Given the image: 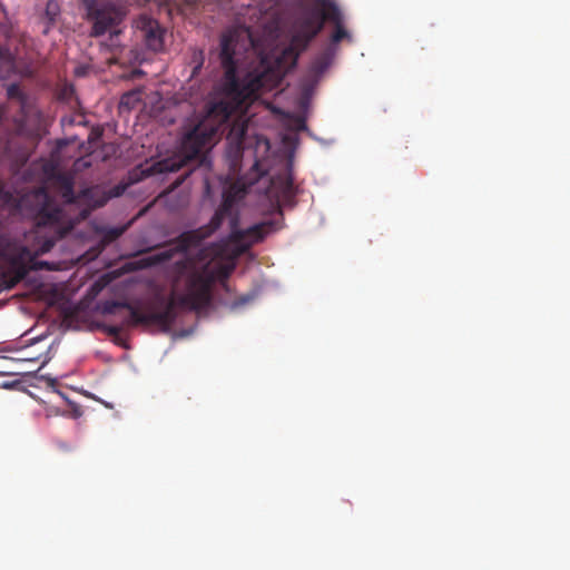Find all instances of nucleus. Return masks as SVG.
Segmentation results:
<instances>
[{"label":"nucleus","instance_id":"9b49d317","mask_svg":"<svg viewBox=\"0 0 570 570\" xmlns=\"http://www.w3.org/2000/svg\"><path fill=\"white\" fill-rule=\"evenodd\" d=\"M332 58V52L330 50H325L313 59L307 73L302 80L304 96H308L313 91L324 72L330 68Z\"/></svg>","mask_w":570,"mask_h":570},{"label":"nucleus","instance_id":"1a4fd4ad","mask_svg":"<svg viewBox=\"0 0 570 570\" xmlns=\"http://www.w3.org/2000/svg\"><path fill=\"white\" fill-rule=\"evenodd\" d=\"M134 27L137 37L141 39L146 48L158 52L164 49L166 30L159 22L146 14H140L135 21Z\"/></svg>","mask_w":570,"mask_h":570},{"label":"nucleus","instance_id":"f8f14e48","mask_svg":"<svg viewBox=\"0 0 570 570\" xmlns=\"http://www.w3.org/2000/svg\"><path fill=\"white\" fill-rule=\"evenodd\" d=\"M56 185L62 199L67 204H75L80 199H88L95 193V188H86L76 195L73 190L75 178L70 173H60L56 177Z\"/></svg>","mask_w":570,"mask_h":570},{"label":"nucleus","instance_id":"aec40b11","mask_svg":"<svg viewBox=\"0 0 570 570\" xmlns=\"http://www.w3.org/2000/svg\"><path fill=\"white\" fill-rule=\"evenodd\" d=\"M235 131H237L236 135H237L238 139L242 140L246 134V126L242 125L237 128L233 127L232 132H235Z\"/></svg>","mask_w":570,"mask_h":570},{"label":"nucleus","instance_id":"b1692460","mask_svg":"<svg viewBox=\"0 0 570 570\" xmlns=\"http://www.w3.org/2000/svg\"><path fill=\"white\" fill-rule=\"evenodd\" d=\"M47 381L49 382L50 385H55L56 384V380L55 379H47Z\"/></svg>","mask_w":570,"mask_h":570},{"label":"nucleus","instance_id":"20e7f679","mask_svg":"<svg viewBox=\"0 0 570 570\" xmlns=\"http://www.w3.org/2000/svg\"><path fill=\"white\" fill-rule=\"evenodd\" d=\"M243 195L244 189L237 184H233L224 190L222 204L215 212L210 222L200 227L208 237L222 226L226 218L229 219L230 227L228 239L234 244H240L246 239H250L252 243H258L263 240L266 235L281 229V225L277 222H262L246 229L239 228V216L235 212L234 206L237 199L242 198Z\"/></svg>","mask_w":570,"mask_h":570},{"label":"nucleus","instance_id":"2eb2a0df","mask_svg":"<svg viewBox=\"0 0 570 570\" xmlns=\"http://www.w3.org/2000/svg\"><path fill=\"white\" fill-rule=\"evenodd\" d=\"M130 223H127L122 226L102 227L100 229L102 242L109 244L117 240L128 229Z\"/></svg>","mask_w":570,"mask_h":570},{"label":"nucleus","instance_id":"a211bd4d","mask_svg":"<svg viewBox=\"0 0 570 570\" xmlns=\"http://www.w3.org/2000/svg\"><path fill=\"white\" fill-rule=\"evenodd\" d=\"M293 126L296 131H303L307 128L305 119L299 116L293 119Z\"/></svg>","mask_w":570,"mask_h":570},{"label":"nucleus","instance_id":"412c9836","mask_svg":"<svg viewBox=\"0 0 570 570\" xmlns=\"http://www.w3.org/2000/svg\"><path fill=\"white\" fill-rule=\"evenodd\" d=\"M100 137H101V131H99V130L91 131V134L89 135V141L95 142V141L99 140Z\"/></svg>","mask_w":570,"mask_h":570},{"label":"nucleus","instance_id":"39448f33","mask_svg":"<svg viewBox=\"0 0 570 570\" xmlns=\"http://www.w3.org/2000/svg\"><path fill=\"white\" fill-rule=\"evenodd\" d=\"M234 269L233 264H219L215 267L204 266L191 273L186 281V288L178 302L189 311H200L212 299V287L216 281H226Z\"/></svg>","mask_w":570,"mask_h":570},{"label":"nucleus","instance_id":"393cba45","mask_svg":"<svg viewBox=\"0 0 570 570\" xmlns=\"http://www.w3.org/2000/svg\"><path fill=\"white\" fill-rule=\"evenodd\" d=\"M104 203H105V200H102V202L98 203V204H97V206H102V205H104Z\"/></svg>","mask_w":570,"mask_h":570},{"label":"nucleus","instance_id":"7ed1b4c3","mask_svg":"<svg viewBox=\"0 0 570 570\" xmlns=\"http://www.w3.org/2000/svg\"><path fill=\"white\" fill-rule=\"evenodd\" d=\"M326 21L334 24V31L331 35L332 43L336 45L343 39L351 40V35L343 24L340 8L331 0H315L313 3L303 6L294 14L289 29V43L276 58L278 69L283 72L294 69L299 56L323 30Z\"/></svg>","mask_w":570,"mask_h":570},{"label":"nucleus","instance_id":"0eeeda50","mask_svg":"<svg viewBox=\"0 0 570 570\" xmlns=\"http://www.w3.org/2000/svg\"><path fill=\"white\" fill-rule=\"evenodd\" d=\"M206 238H208V236L203 232L200 227L183 232L176 238H173L167 243V245L171 246L170 248L148 256L145 258V263L147 266H153L169 262L176 254H185L190 248L198 247Z\"/></svg>","mask_w":570,"mask_h":570},{"label":"nucleus","instance_id":"dca6fc26","mask_svg":"<svg viewBox=\"0 0 570 570\" xmlns=\"http://www.w3.org/2000/svg\"><path fill=\"white\" fill-rule=\"evenodd\" d=\"M7 96L9 99L17 100L20 105L21 111H24L28 102V96L22 91L18 83H11L8 86Z\"/></svg>","mask_w":570,"mask_h":570},{"label":"nucleus","instance_id":"5701e85b","mask_svg":"<svg viewBox=\"0 0 570 570\" xmlns=\"http://www.w3.org/2000/svg\"><path fill=\"white\" fill-rule=\"evenodd\" d=\"M52 7H57V4L52 1H49L48 4H47V12L50 13V9H52Z\"/></svg>","mask_w":570,"mask_h":570},{"label":"nucleus","instance_id":"4468645a","mask_svg":"<svg viewBox=\"0 0 570 570\" xmlns=\"http://www.w3.org/2000/svg\"><path fill=\"white\" fill-rule=\"evenodd\" d=\"M142 91L140 89H132L125 92L119 101V110L130 111L135 109L141 101Z\"/></svg>","mask_w":570,"mask_h":570},{"label":"nucleus","instance_id":"6ab92c4d","mask_svg":"<svg viewBox=\"0 0 570 570\" xmlns=\"http://www.w3.org/2000/svg\"><path fill=\"white\" fill-rule=\"evenodd\" d=\"M105 332L108 334V335H111V336H118L121 332V326H118V325H106L104 327Z\"/></svg>","mask_w":570,"mask_h":570},{"label":"nucleus","instance_id":"9d476101","mask_svg":"<svg viewBox=\"0 0 570 570\" xmlns=\"http://www.w3.org/2000/svg\"><path fill=\"white\" fill-rule=\"evenodd\" d=\"M273 187L275 189V195L278 205V218L271 219L269 222H277L281 225V229L283 228V207H293L296 204V187L294 185V178L291 173H286L283 176H279L277 179L273 180Z\"/></svg>","mask_w":570,"mask_h":570},{"label":"nucleus","instance_id":"423d86ee","mask_svg":"<svg viewBox=\"0 0 570 570\" xmlns=\"http://www.w3.org/2000/svg\"><path fill=\"white\" fill-rule=\"evenodd\" d=\"M180 295L177 297H171L167 302H165L163 298L159 299L161 304H164V308L160 311L151 309L147 313H142L139 308L135 307L128 302H111L107 304L104 307V312L111 314L114 313L115 308H126L129 311V318L126 320V325H150L156 324L165 330H168L176 321L177 314H176V306H180L178 302ZM183 308H185L183 306Z\"/></svg>","mask_w":570,"mask_h":570},{"label":"nucleus","instance_id":"6e6552de","mask_svg":"<svg viewBox=\"0 0 570 570\" xmlns=\"http://www.w3.org/2000/svg\"><path fill=\"white\" fill-rule=\"evenodd\" d=\"M87 18L92 22L91 37H100L112 31L124 19V12L110 3L88 6Z\"/></svg>","mask_w":570,"mask_h":570},{"label":"nucleus","instance_id":"ddd939ff","mask_svg":"<svg viewBox=\"0 0 570 570\" xmlns=\"http://www.w3.org/2000/svg\"><path fill=\"white\" fill-rule=\"evenodd\" d=\"M16 63L14 59L7 48L0 49V78L8 79L12 73H14Z\"/></svg>","mask_w":570,"mask_h":570},{"label":"nucleus","instance_id":"f3484780","mask_svg":"<svg viewBox=\"0 0 570 570\" xmlns=\"http://www.w3.org/2000/svg\"><path fill=\"white\" fill-rule=\"evenodd\" d=\"M205 61L204 51L194 48L190 53V65L193 66L191 76H196L202 69Z\"/></svg>","mask_w":570,"mask_h":570},{"label":"nucleus","instance_id":"f257e3e1","mask_svg":"<svg viewBox=\"0 0 570 570\" xmlns=\"http://www.w3.org/2000/svg\"><path fill=\"white\" fill-rule=\"evenodd\" d=\"M219 59L224 69L219 86L220 98L210 105L207 119L184 135L181 156L159 163L160 171H178L193 161L203 165L207 160L203 150L218 130L216 126L208 124L209 120L214 119L218 124L227 121L234 112L245 110L255 101L262 89H273L278 83L277 73L265 63L264 59L255 68L239 76L234 43L227 36L220 40Z\"/></svg>","mask_w":570,"mask_h":570},{"label":"nucleus","instance_id":"4be33fe9","mask_svg":"<svg viewBox=\"0 0 570 570\" xmlns=\"http://www.w3.org/2000/svg\"><path fill=\"white\" fill-rule=\"evenodd\" d=\"M186 4L190 7H195L199 3L200 0H184Z\"/></svg>","mask_w":570,"mask_h":570},{"label":"nucleus","instance_id":"f03ea898","mask_svg":"<svg viewBox=\"0 0 570 570\" xmlns=\"http://www.w3.org/2000/svg\"><path fill=\"white\" fill-rule=\"evenodd\" d=\"M32 198L35 225L26 236L30 245H21L6 235H0V258L9 264L17 278L21 279L30 271H59L61 263L39 261L38 256L49 252L55 243L73 229L72 219L56 204L43 188Z\"/></svg>","mask_w":570,"mask_h":570}]
</instances>
